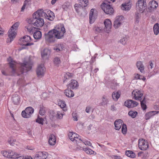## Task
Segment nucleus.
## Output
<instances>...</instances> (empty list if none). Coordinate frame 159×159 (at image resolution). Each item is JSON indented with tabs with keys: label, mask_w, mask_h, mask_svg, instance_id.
Segmentation results:
<instances>
[{
	"label": "nucleus",
	"mask_w": 159,
	"mask_h": 159,
	"mask_svg": "<svg viewBox=\"0 0 159 159\" xmlns=\"http://www.w3.org/2000/svg\"><path fill=\"white\" fill-rule=\"evenodd\" d=\"M146 0H138L137 3L136 8L140 13L136 12L135 16V23L138 24L141 17V13L143 12L146 8Z\"/></svg>",
	"instance_id": "f257e3e1"
},
{
	"label": "nucleus",
	"mask_w": 159,
	"mask_h": 159,
	"mask_svg": "<svg viewBox=\"0 0 159 159\" xmlns=\"http://www.w3.org/2000/svg\"><path fill=\"white\" fill-rule=\"evenodd\" d=\"M51 31L55 38L57 39L62 38L65 32V29L62 25H57L54 29Z\"/></svg>",
	"instance_id": "f03ea898"
},
{
	"label": "nucleus",
	"mask_w": 159,
	"mask_h": 159,
	"mask_svg": "<svg viewBox=\"0 0 159 159\" xmlns=\"http://www.w3.org/2000/svg\"><path fill=\"white\" fill-rule=\"evenodd\" d=\"M33 63L30 59V57L26 58L24 62L20 64V70L21 73L30 70L32 68Z\"/></svg>",
	"instance_id": "7ed1b4c3"
},
{
	"label": "nucleus",
	"mask_w": 159,
	"mask_h": 159,
	"mask_svg": "<svg viewBox=\"0 0 159 159\" xmlns=\"http://www.w3.org/2000/svg\"><path fill=\"white\" fill-rule=\"evenodd\" d=\"M69 139L76 143H81L82 141L80 137L76 133L73 132H70L68 134Z\"/></svg>",
	"instance_id": "20e7f679"
},
{
	"label": "nucleus",
	"mask_w": 159,
	"mask_h": 159,
	"mask_svg": "<svg viewBox=\"0 0 159 159\" xmlns=\"http://www.w3.org/2000/svg\"><path fill=\"white\" fill-rule=\"evenodd\" d=\"M101 7L104 12L107 14L111 15L114 13V10L111 5L104 3L101 5Z\"/></svg>",
	"instance_id": "39448f33"
},
{
	"label": "nucleus",
	"mask_w": 159,
	"mask_h": 159,
	"mask_svg": "<svg viewBox=\"0 0 159 159\" xmlns=\"http://www.w3.org/2000/svg\"><path fill=\"white\" fill-rule=\"evenodd\" d=\"M138 146L140 149L143 151L147 150L149 147L148 141L143 139L139 140Z\"/></svg>",
	"instance_id": "423d86ee"
},
{
	"label": "nucleus",
	"mask_w": 159,
	"mask_h": 159,
	"mask_svg": "<svg viewBox=\"0 0 159 159\" xmlns=\"http://www.w3.org/2000/svg\"><path fill=\"white\" fill-rule=\"evenodd\" d=\"M16 152L13 151L9 150L7 151H2L1 154L4 157L11 159H15L16 156Z\"/></svg>",
	"instance_id": "0eeeda50"
},
{
	"label": "nucleus",
	"mask_w": 159,
	"mask_h": 159,
	"mask_svg": "<svg viewBox=\"0 0 159 159\" xmlns=\"http://www.w3.org/2000/svg\"><path fill=\"white\" fill-rule=\"evenodd\" d=\"M28 22L30 24H33L34 25L38 27H41L44 24V20L43 18L37 19L34 22L32 19H30L28 20Z\"/></svg>",
	"instance_id": "6e6552de"
},
{
	"label": "nucleus",
	"mask_w": 159,
	"mask_h": 159,
	"mask_svg": "<svg viewBox=\"0 0 159 159\" xmlns=\"http://www.w3.org/2000/svg\"><path fill=\"white\" fill-rule=\"evenodd\" d=\"M34 109L31 107H27L25 110L23 111L21 113L22 116L25 118H29L34 112Z\"/></svg>",
	"instance_id": "1a4fd4ad"
},
{
	"label": "nucleus",
	"mask_w": 159,
	"mask_h": 159,
	"mask_svg": "<svg viewBox=\"0 0 159 159\" xmlns=\"http://www.w3.org/2000/svg\"><path fill=\"white\" fill-rule=\"evenodd\" d=\"M31 41V37L29 36L26 35L20 39V41L21 45L28 46L33 45V43H30Z\"/></svg>",
	"instance_id": "9d476101"
},
{
	"label": "nucleus",
	"mask_w": 159,
	"mask_h": 159,
	"mask_svg": "<svg viewBox=\"0 0 159 159\" xmlns=\"http://www.w3.org/2000/svg\"><path fill=\"white\" fill-rule=\"evenodd\" d=\"M46 71L44 64H41L38 65L36 70V73L38 76L41 77L44 76Z\"/></svg>",
	"instance_id": "9b49d317"
},
{
	"label": "nucleus",
	"mask_w": 159,
	"mask_h": 159,
	"mask_svg": "<svg viewBox=\"0 0 159 159\" xmlns=\"http://www.w3.org/2000/svg\"><path fill=\"white\" fill-rule=\"evenodd\" d=\"M98 13L97 11L94 9H92L89 13V23L92 24L95 21L97 17Z\"/></svg>",
	"instance_id": "f8f14e48"
},
{
	"label": "nucleus",
	"mask_w": 159,
	"mask_h": 159,
	"mask_svg": "<svg viewBox=\"0 0 159 159\" xmlns=\"http://www.w3.org/2000/svg\"><path fill=\"white\" fill-rule=\"evenodd\" d=\"M143 94V93L141 90L135 89L132 92V96L135 100H141Z\"/></svg>",
	"instance_id": "ddd939ff"
},
{
	"label": "nucleus",
	"mask_w": 159,
	"mask_h": 159,
	"mask_svg": "<svg viewBox=\"0 0 159 159\" xmlns=\"http://www.w3.org/2000/svg\"><path fill=\"white\" fill-rule=\"evenodd\" d=\"M45 15V12L43 11L42 9L38 10L35 12L33 14L32 17L33 20H36L39 18H41V17Z\"/></svg>",
	"instance_id": "4468645a"
},
{
	"label": "nucleus",
	"mask_w": 159,
	"mask_h": 159,
	"mask_svg": "<svg viewBox=\"0 0 159 159\" xmlns=\"http://www.w3.org/2000/svg\"><path fill=\"white\" fill-rule=\"evenodd\" d=\"M45 15V12L43 11L42 9L38 10L35 12L33 14L32 17L33 20H36L39 18H41V17Z\"/></svg>",
	"instance_id": "2eb2a0df"
},
{
	"label": "nucleus",
	"mask_w": 159,
	"mask_h": 159,
	"mask_svg": "<svg viewBox=\"0 0 159 159\" xmlns=\"http://www.w3.org/2000/svg\"><path fill=\"white\" fill-rule=\"evenodd\" d=\"M16 31L10 29L8 31V38L7 40V43H11L15 38L16 34Z\"/></svg>",
	"instance_id": "dca6fc26"
},
{
	"label": "nucleus",
	"mask_w": 159,
	"mask_h": 159,
	"mask_svg": "<svg viewBox=\"0 0 159 159\" xmlns=\"http://www.w3.org/2000/svg\"><path fill=\"white\" fill-rule=\"evenodd\" d=\"M78 86V82L76 80H71L69 84L67 85V88L69 89H76Z\"/></svg>",
	"instance_id": "f3484780"
},
{
	"label": "nucleus",
	"mask_w": 159,
	"mask_h": 159,
	"mask_svg": "<svg viewBox=\"0 0 159 159\" xmlns=\"http://www.w3.org/2000/svg\"><path fill=\"white\" fill-rule=\"evenodd\" d=\"M138 104L137 102L131 100H127L124 103L125 105L129 108L136 107Z\"/></svg>",
	"instance_id": "a211bd4d"
},
{
	"label": "nucleus",
	"mask_w": 159,
	"mask_h": 159,
	"mask_svg": "<svg viewBox=\"0 0 159 159\" xmlns=\"http://www.w3.org/2000/svg\"><path fill=\"white\" fill-rule=\"evenodd\" d=\"M48 153L45 152H39L36 154L35 159H46L48 156Z\"/></svg>",
	"instance_id": "6ab92c4d"
},
{
	"label": "nucleus",
	"mask_w": 159,
	"mask_h": 159,
	"mask_svg": "<svg viewBox=\"0 0 159 159\" xmlns=\"http://www.w3.org/2000/svg\"><path fill=\"white\" fill-rule=\"evenodd\" d=\"M105 25V29L106 32L109 33L111 28L112 23L111 20L108 19H106L104 21Z\"/></svg>",
	"instance_id": "aec40b11"
},
{
	"label": "nucleus",
	"mask_w": 159,
	"mask_h": 159,
	"mask_svg": "<svg viewBox=\"0 0 159 159\" xmlns=\"http://www.w3.org/2000/svg\"><path fill=\"white\" fill-rule=\"evenodd\" d=\"M41 53L43 59H47L50 54L51 50L48 48H45L41 51Z\"/></svg>",
	"instance_id": "412c9836"
},
{
	"label": "nucleus",
	"mask_w": 159,
	"mask_h": 159,
	"mask_svg": "<svg viewBox=\"0 0 159 159\" xmlns=\"http://www.w3.org/2000/svg\"><path fill=\"white\" fill-rule=\"evenodd\" d=\"M45 38L46 41L49 42H53L55 40V37L51 30L45 34Z\"/></svg>",
	"instance_id": "4be33fe9"
},
{
	"label": "nucleus",
	"mask_w": 159,
	"mask_h": 159,
	"mask_svg": "<svg viewBox=\"0 0 159 159\" xmlns=\"http://www.w3.org/2000/svg\"><path fill=\"white\" fill-rule=\"evenodd\" d=\"M7 61L9 64L10 66L12 68V72L14 74L16 71L15 67L17 63L11 57H9L7 59Z\"/></svg>",
	"instance_id": "5701e85b"
},
{
	"label": "nucleus",
	"mask_w": 159,
	"mask_h": 159,
	"mask_svg": "<svg viewBox=\"0 0 159 159\" xmlns=\"http://www.w3.org/2000/svg\"><path fill=\"white\" fill-rule=\"evenodd\" d=\"M132 6L131 3L130 2H128L123 3L121 6V8L123 11H129L131 8Z\"/></svg>",
	"instance_id": "b1692460"
},
{
	"label": "nucleus",
	"mask_w": 159,
	"mask_h": 159,
	"mask_svg": "<svg viewBox=\"0 0 159 159\" xmlns=\"http://www.w3.org/2000/svg\"><path fill=\"white\" fill-rule=\"evenodd\" d=\"M44 16L46 19L51 21L53 20L55 17L54 13L50 10H48L46 13H45Z\"/></svg>",
	"instance_id": "393cba45"
},
{
	"label": "nucleus",
	"mask_w": 159,
	"mask_h": 159,
	"mask_svg": "<svg viewBox=\"0 0 159 159\" xmlns=\"http://www.w3.org/2000/svg\"><path fill=\"white\" fill-rule=\"evenodd\" d=\"M159 113L158 111H152L147 113L145 116V118L146 120H149L151 118Z\"/></svg>",
	"instance_id": "a878e982"
},
{
	"label": "nucleus",
	"mask_w": 159,
	"mask_h": 159,
	"mask_svg": "<svg viewBox=\"0 0 159 159\" xmlns=\"http://www.w3.org/2000/svg\"><path fill=\"white\" fill-rule=\"evenodd\" d=\"M61 7L63 11H68L70 10L71 6L70 2H66L62 4Z\"/></svg>",
	"instance_id": "bb28decb"
},
{
	"label": "nucleus",
	"mask_w": 159,
	"mask_h": 159,
	"mask_svg": "<svg viewBox=\"0 0 159 159\" xmlns=\"http://www.w3.org/2000/svg\"><path fill=\"white\" fill-rule=\"evenodd\" d=\"M114 124L115 129L116 130H119L124 124L123 123V121L122 120L119 119L116 120Z\"/></svg>",
	"instance_id": "cd10ccee"
},
{
	"label": "nucleus",
	"mask_w": 159,
	"mask_h": 159,
	"mask_svg": "<svg viewBox=\"0 0 159 159\" xmlns=\"http://www.w3.org/2000/svg\"><path fill=\"white\" fill-rule=\"evenodd\" d=\"M11 100L15 104H17L20 103V98L18 94H15L13 95Z\"/></svg>",
	"instance_id": "c85d7f7f"
},
{
	"label": "nucleus",
	"mask_w": 159,
	"mask_h": 159,
	"mask_svg": "<svg viewBox=\"0 0 159 159\" xmlns=\"http://www.w3.org/2000/svg\"><path fill=\"white\" fill-rule=\"evenodd\" d=\"M58 104L64 111L67 110V107L64 101L62 100H59L58 102Z\"/></svg>",
	"instance_id": "c756f323"
},
{
	"label": "nucleus",
	"mask_w": 159,
	"mask_h": 159,
	"mask_svg": "<svg viewBox=\"0 0 159 159\" xmlns=\"http://www.w3.org/2000/svg\"><path fill=\"white\" fill-rule=\"evenodd\" d=\"M56 142V136L53 134L50 135L48 141L49 144L51 145H54L55 144Z\"/></svg>",
	"instance_id": "7c9ffc66"
},
{
	"label": "nucleus",
	"mask_w": 159,
	"mask_h": 159,
	"mask_svg": "<svg viewBox=\"0 0 159 159\" xmlns=\"http://www.w3.org/2000/svg\"><path fill=\"white\" fill-rule=\"evenodd\" d=\"M68 89L65 90L64 93L68 97H72L74 96V94L73 91Z\"/></svg>",
	"instance_id": "2f4dec72"
},
{
	"label": "nucleus",
	"mask_w": 159,
	"mask_h": 159,
	"mask_svg": "<svg viewBox=\"0 0 159 159\" xmlns=\"http://www.w3.org/2000/svg\"><path fill=\"white\" fill-rule=\"evenodd\" d=\"M136 66L140 71L143 73L144 72V66L141 61H138L136 63Z\"/></svg>",
	"instance_id": "473e14b6"
},
{
	"label": "nucleus",
	"mask_w": 159,
	"mask_h": 159,
	"mask_svg": "<svg viewBox=\"0 0 159 159\" xmlns=\"http://www.w3.org/2000/svg\"><path fill=\"white\" fill-rule=\"evenodd\" d=\"M14 159H33L30 156H20V154L16 153Z\"/></svg>",
	"instance_id": "72a5a7b5"
},
{
	"label": "nucleus",
	"mask_w": 159,
	"mask_h": 159,
	"mask_svg": "<svg viewBox=\"0 0 159 159\" xmlns=\"http://www.w3.org/2000/svg\"><path fill=\"white\" fill-rule=\"evenodd\" d=\"M25 28L27 30V31L30 33H33L37 29V28L32 26L30 25L26 26Z\"/></svg>",
	"instance_id": "f704fd0d"
},
{
	"label": "nucleus",
	"mask_w": 159,
	"mask_h": 159,
	"mask_svg": "<svg viewBox=\"0 0 159 159\" xmlns=\"http://www.w3.org/2000/svg\"><path fill=\"white\" fill-rule=\"evenodd\" d=\"M158 6L157 3L154 0L150 2L149 3V6L151 9L156 8L158 7Z\"/></svg>",
	"instance_id": "c9c22d12"
},
{
	"label": "nucleus",
	"mask_w": 159,
	"mask_h": 159,
	"mask_svg": "<svg viewBox=\"0 0 159 159\" xmlns=\"http://www.w3.org/2000/svg\"><path fill=\"white\" fill-rule=\"evenodd\" d=\"M55 116L57 119H62L63 116L64 115V112L62 111H57L55 113Z\"/></svg>",
	"instance_id": "e433bc0d"
},
{
	"label": "nucleus",
	"mask_w": 159,
	"mask_h": 159,
	"mask_svg": "<svg viewBox=\"0 0 159 159\" xmlns=\"http://www.w3.org/2000/svg\"><path fill=\"white\" fill-rule=\"evenodd\" d=\"M33 36L34 39H39L41 38L42 37V33L39 31H37L34 32Z\"/></svg>",
	"instance_id": "4c0bfd02"
},
{
	"label": "nucleus",
	"mask_w": 159,
	"mask_h": 159,
	"mask_svg": "<svg viewBox=\"0 0 159 159\" xmlns=\"http://www.w3.org/2000/svg\"><path fill=\"white\" fill-rule=\"evenodd\" d=\"M153 30L154 34L157 35L159 33V24L157 23L155 24L153 27Z\"/></svg>",
	"instance_id": "58836bf2"
},
{
	"label": "nucleus",
	"mask_w": 159,
	"mask_h": 159,
	"mask_svg": "<svg viewBox=\"0 0 159 159\" xmlns=\"http://www.w3.org/2000/svg\"><path fill=\"white\" fill-rule=\"evenodd\" d=\"M64 48L63 44H57L56 46L54 48V50L58 52L59 51H61L64 49Z\"/></svg>",
	"instance_id": "ea45409f"
},
{
	"label": "nucleus",
	"mask_w": 159,
	"mask_h": 159,
	"mask_svg": "<svg viewBox=\"0 0 159 159\" xmlns=\"http://www.w3.org/2000/svg\"><path fill=\"white\" fill-rule=\"evenodd\" d=\"M93 30L96 33H101L103 32V29L101 27L96 26L93 28Z\"/></svg>",
	"instance_id": "a19ab883"
},
{
	"label": "nucleus",
	"mask_w": 159,
	"mask_h": 159,
	"mask_svg": "<svg viewBox=\"0 0 159 159\" xmlns=\"http://www.w3.org/2000/svg\"><path fill=\"white\" fill-rule=\"evenodd\" d=\"M120 95V92L119 91L115 92L112 93V97L115 100H117Z\"/></svg>",
	"instance_id": "79ce46f5"
},
{
	"label": "nucleus",
	"mask_w": 159,
	"mask_h": 159,
	"mask_svg": "<svg viewBox=\"0 0 159 159\" xmlns=\"http://www.w3.org/2000/svg\"><path fill=\"white\" fill-rule=\"evenodd\" d=\"M125 18L122 16H117L115 18V20L120 23V24L122 25L124 21Z\"/></svg>",
	"instance_id": "37998d69"
},
{
	"label": "nucleus",
	"mask_w": 159,
	"mask_h": 159,
	"mask_svg": "<svg viewBox=\"0 0 159 159\" xmlns=\"http://www.w3.org/2000/svg\"><path fill=\"white\" fill-rule=\"evenodd\" d=\"M125 154L127 156L131 158H134L136 155L134 153L131 151H125Z\"/></svg>",
	"instance_id": "c03bdc74"
},
{
	"label": "nucleus",
	"mask_w": 159,
	"mask_h": 159,
	"mask_svg": "<svg viewBox=\"0 0 159 159\" xmlns=\"http://www.w3.org/2000/svg\"><path fill=\"white\" fill-rule=\"evenodd\" d=\"M74 7L76 11L78 13L80 12L82 9V6L78 4H75Z\"/></svg>",
	"instance_id": "a18cd8bd"
},
{
	"label": "nucleus",
	"mask_w": 159,
	"mask_h": 159,
	"mask_svg": "<svg viewBox=\"0 0 159 159\" xmlns=\"http://www.w3.org/2000/svg\"><path fill=\"white\" fill-rule=\"evenodd\" d=\"M20 22H17L14 23L11 27L10 29L13 30H15L16 31L18 27L20 25Z\"/></svg>",
	"instance_id": "49530a36"
},
{
	"label": "nucleus",
	"mask_w": 159,
	"mask_h": 159,
	"mask_svg": "<svg viewBox=\"0 0 159 159\" xmlns=\"http://www.w3.org/2000/svg\"><path fill=\"white\" fill-rule=\"evenodd\" d=\"M8 142L12 146H14L15 144H17L16 143V140L12 138H9L8 140Z\"/></svg>",
	"instance_id": "de8ad7c7"
},
{
	"label": "nucleus",
	"mask_w": 159,
	"mask_h": 159,
	"mask_svg": "<svg viewBox=\"0 0 159 159\" xmlns=\"http://www.w3.org/2000/svg\"><path fill=\"white\" fill-rule=\"evenodd\" d=\"M137 114V111H129L128 113L129 116L133 118H135Z\"/></svg>",
	"instance_id": "09e8293b"
},
{
	"label": "nucleus",
	"mask_w": 159,
	"mask_h": 159,
	"mask_svg": "<svg viewBox=\"0 0 159 159\" xmlns=\"http://www.w3.org/2000/svg\"><path fill=\"white\" fill-rule=\"evenodd\" d=\"M107 98L106 97L103 96L102 98V101L100 103V105L102 106L105 105L107 102Z\"/></svg>",
	"instance_id": "8fccbe9b"
},
{
	"label": "nucleus",
	"mask_w": 159,
	"mask_h": 159,
	"mask_svg": "<svg viewBox=\"0 0 159 159\" xmlns=\"http://www.w3.org/2000/svg\"><path fill=\"white\" fill-rule=\"evenodd\" d=\"M73 76V74L67 72L65 74L64 77L65 80H66L71 78Z\"/></svg>",
	"instance_id": "3c124183"
},
{
	"label": "nucleus",
	"mask_w": 159,
	"mask_h": 159,
	"mask_svg": "<svg viewBox=\"0 0 159 159\" xmlns=\"http://www.w3.org/2000/svg\"><path fill=\"white\" fill-rule=\"evenodd\" d=\"M31 4L30 0H25V1L23 5L26 7V8L29 7Z\"/></svg>",
	"instance_id": "603ef678"
},
{
	"label": "nucleus",
	"mask_w": 159,
	"mask_h": 159,
	"mask_svg": "<svg viewBox=\"0 0 159 159\" xmlns=\"http://www.w3.org/2000/svg\"><path fill=\"white\" fill-rule=\"evenodd\" d=\"M84 150L88 154H93L94 153V151L92 149L89 148H84Z\"/></svg>",
	"instance_id": "864d4df0"
},
{
	"label": "nucleus",
	"mask_w": 159,
	"mask_h": 159,
	"mask_svg": "<svg viewBox=\"0 0 159 159\" xmlns=\"http://www.w3.org/2000/svg\"><path fill=\"white\" fill-rule=\"evenodd\" d=\"M122 132L123 134H126L127 131V129L126 125L125 124H123L121 128Z\"/></svg>",
	"instance_id": "5fc2aeb1"
},
{
	"label": "nucleus",
	"mask_w": 159,
	"mask_h": 159,
	"mask_svg": "<svg viewBox=\"0 0 159 159\" xmlns=\"http://www.w3.org/2000/svg\"><path fill=\"white\" fill-rule=\"evenodd\" d=\"M127 40V38L126 36L122 37L120 40V43L123 45H125L126 44Z\"/></svg>",
	"instance_id": "6e6d98bb"
},
{
	"label": "nucleus",
	"mask_w": 159,
	"mask_h": 159,
	"mask_svg": "<svg viewBox=\"0 0 159 159\" xmlns=\"http://www.w3.org/2000/svg\"><path fill=\"white\" fill-rule=\"evenodd\" d=\"M80 2L84 7L87 6L88 4V0H80Z\"/></svg>",
	"instance_id": "4d7b16f0"
},
{
	"label": "nucleus",
	"mask_w": 159,
	"mask_h": 159,
	"mask_svg": "<svg viewBox=\"0 0 159 159\" xmlns=\"http://www.w3.org/2000/svg\"><path fill=\"white\" fill-rule=\"evenodd\" d=\"M53 61L54 63L56 65H59L61 62L60 59L58 57L55 58Z\"/></svg>",
	"instance_id": "13d9d810"
},
{
	"label": "nucleus",
	"mask_w": 159,
	"mask_h": 159,
	"mask_svg": "<svg viewBox=\"0 0 159 159\" xmlns=\"http://www.w3.org/2000/svg\"><path fill=\"white\" fill-rule=\"evenodd\" d=\"M122 25L120 24V23L117 22L115 20L114 24L113 26L115 29H117L120 27Z\"/></svg>",
	"instance_id": "bf43d9fd"
},
{
	"label": "nucleus",
	"mask_w": 159,
	"mask_h": 159,
	"mask_svg": "<svg viewBox=\"0 0 159 159\" xmlns=\"http://www.w3.org/2000/svg\"><path fill=\"white\" fill-rule=\"evenodd\" d=\"M36 122H37L38 123L40 124H41L43 125V118L40 117V116H39L38 117V118L36 120Z\"/></svg>",
	"instance_id": "052dcab7"
},
{
	"label": "nucleus",
	"mask_w": 159,
	"mask_h": 159,
	"mask_svg": "<svg viewBox=\"0 0 159 159\" xmlns=\"http://www.w3.org/2000/svg\"><path fill=\"white\" fill-rule=\"evenodd\" d=\"M141 105L142 109L143 110H145L147 108V106L145 104L144 100L141 101Z\"/></svg>",
	"instance_id": "680f3d73"
},
{
	"label": "nucleus",
	"mask_w": 159,
	"mask_h": 159,
	"mask_svg": "<svg viewBox=\"0 0 159 159\" xmlns=\"http://www.w3.org/2000/svg\"><path fill=\"white\" fill-rule=\"evenodd\" d=\"M81 142H82L85 145H88L90 146H92L91 143L89 141L87 140H81Z\"/></svg>",
	"instance_id": "e2e57ef3"
},
{
	"label": "nucleus",
	"mask_w": 159,
	"mask_h": 159,
	"mask_svg": "<svg viewBox=\"0 0 159 159\" xmlns=\"http://www.w3.org/2000/svg\"><path fill=\"white\" fill-rule=\"evenodd\" d=\"M72 117L74 120L77 121L78 120V116L77 114L75 113L72 114Z\"/></svg>",
	"instance_id": "0e129e2a"
},
{
	"label": "nucleus",
	"mask_w": 159,
	"mask_h": 159,
	"mask_svg": "<svg viewBox=\"0 0 159 159\" xmlns=\"http://www.w3.org/2000/svg\"><path fill=\"white\" fill-rule=\"evenodd\" d=\"M42 96L43 98L45 99L48 98L49 96V95L47 93L44 92L42 94Z\"/></svg>",
	"instance_id": "69168bd1"
},
{
	"label": "nucleus",
	"mask_w": 159,
	"mask_h": 159,
	"mask_svg": "<svg viewBox=\"0 0 159 159\" xmlns=\"http://www.w3.org/2000/svg\"><path fill=\"white\" fill-rule=\"evenodd\" d=\"M111 157L113 159H122V157L120 156L113 155Z\"/></svg>",
	"instance_id": "338daca9"
},
{
	"label": "nucleus",
	"mask_w": 159,
	"mask_h": 159,
	"mask_svg": "<svg viewBox=\"0 0 159 159\" xmlns=\"http://www.w3.org/2000/svg\"><path fill=\"white\" fill-rule=\"evenodd\" d=\"M45 113L43 109H41L39 111V113L41 115H44Z\"/></svg>",
	"instance_id": "774afa93"
}]
</instances>
